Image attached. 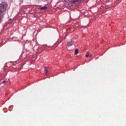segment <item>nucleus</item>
<instances>
[{
  "label": "nucleus",
  "instance_id": "obj_1",
  "mask_svg": "<svg viewBox=\"0 0 126 126\" xmlns=\"http://www.w3.org/2000/svg\"><path fill=\"white\" fill-rule=\"evenodd\" d=\"M7 6V4L5 2H2L0 4V23L1 21V18L3 17V14L6 11Z\"/></svg>",
  "mask_w": 126,
  "mask_h": 126
},
{
  "label": "nucleus",
  "instance_id": "obj_2",
  "mask_svg": "<svg viewBox=\"0 0 126 126\" xmlns=\"http://www.w3.org/2000/svg\"><path fill=\"white\" fill-rule=\"evenodd\" d=\"M81 0H68L69 2L72 4L79 3Z\"/></svg>",
  "mask_w": 126,
  "mask_h": 126
},
{
  "label": "nucleus",
  "instance_id": "obj_3",
  "mask_svg": "<svg viewBox=\"0 0 126 126\" xmlns=\"http://www.w3.org/2000/svg\"><path fill=\"white\" fill-rule=\"evenodd\" d=\"M45 72L46 75H47L49 73V71L47 69V68L46 67H44Z\"/></svg>",
  "mask_w": 126,
  "mask_h": 126
},
{
  "label": "nucleus",
  "instance_id": "obj_4",
  "mask_svg": "<svg viewBox=\"0 0 126 126\" xmlns=\"http://www.w3.org/2000/svg\"><path fill=\"white\" fill-rule=\"evenodd\" d=\"M73 43H74L73 41H70L68 43L67 45L69 46H70L72 45L73 44Z\"/></svg>",
  "mask_w": 126,
  "mask_h": 126
},
{
  "label": "nucleus",
  "instance_id": "obj_5",
  "mask_svg": "<svg viewBox=\"0 0 126 126\" xmlns=\"http://www.w3.org/2000/svg\"><path fill=\"white\" fill-rule=\"evenodd\" d=\"M47 9V7L45 6L41 7L40 8L41 10H46Z\"/></svg>",
  "mask_w": 126,
  "mask_h": 126
},
{
  "label": "nucleus",
  "instance_id": "obj_6",
  "mask_svg": "<svg viewBox=\"0 0 126 126\" xmlns=\"http://www.w3.org/2000/svg\"><path fill=\"white\" fill-rule=\"evenodd\" d=\"M78 53V49H76L75 50V54L77 55Z\"/></svg>",
  "mask_w": 126,
  "mask_h": 126
},
{
  "label": "nucleus",
  "instance_id": "obj_7",
  "mask_svg": "<svg viewBox=\"0 0 126 126\" xmlns=\"http://www.w3.org/2000/svg\"><path fill=\"white\" fill-rule=\"evenodd\" d=\"M89 53L88 52H87V54L86 55V57L87 58L88 57H89Z\"/></svg>",
  "mask_w": 126,
  "mask_h": 126
},
{
  "label": "nucleus",
  "instance_id": "obj_8",
  "mask_svg": "<svg viewBox=\"0 0 126 126\" xmlns=\"http://www.w3.org/2000/svg\"><path fill=\"white\" fill-rule=\"evenodd\" d=\"M6 82V80H4L2 82L4 83H5Z\"/></svg>",
  "mask_w": 126,
  "mask_h": 126
},
{
  "label": "nucleus",
  "instance_id": "obj_9",
  "mask_svg": "<svg viewBox=\"0 0 126 126\" xmlns=\"http://www.w3.org/2000/svg\"><path fill=\"white\" fill-rule=\"evenodd\" d=\"M89 56L90 57H91V54H89Z\"/></svg>",
  "mask_w": 126,
  "mask_h": 126
}]
</instances>
